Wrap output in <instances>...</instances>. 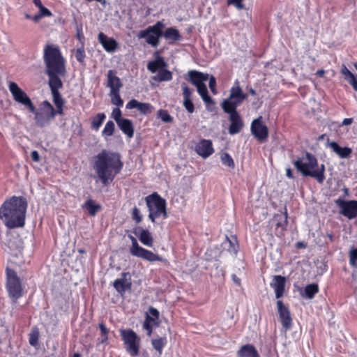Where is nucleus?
<instances>
[{"label": "nucleus", "instance_id": "nucleus-1", "mask_svg": "<svg viewBox=\"0 0 357 357\" xmlns=\"http://www.w3.org/2000/svg\"><path fill=\"white\" fill-rule=\"evenodd\" d=\"M121 155L116 152L102 150L93 158V168L97 174V181H100L104 185L113 181L116 174L123 168Z\"/></svg>", "mask_w": 357, "mask_h": 357}, {"label": "nucleus", "instance_id": "nucleus-2", "mask_svg": "<svg viewBox=\"0 0 357 357\" xmlns=\"http://www.w3.org/2000/svg\"><path fill=\"white\" fill-rule=\"evenodd\" d=\"M43 59L45 73L48 76V84L51 91L61 89L63 83L59 76L66 73V60L57 45H46L44 47Z\"/></svg>", "mask_w": 357, "mask_h": 357}, {"label": "nucleus", "instance_id": "nucleus-3", "mask_svg": "<svg viewBox=\"0 0 357 357\" xmlns=\"http://www.w3.org/2000/svg\"><path fill=\"white\" fill-rule=\"evenodd\" d=\"M27 202L22 197H13L0 208V218L8 229L24 225Z\"/></svg>", "mask_w": 357, "mask_h": 357}, {"label": "nucleus", "instance_id": "nucleus-4", "mask_svg": "<svg viewBox=\"0 0 357 357\" xmlns=\"http://www.w3.org/2000/svg\"><path fill=\"white\" fill-rule=\"evenodd\" d=\"M51 93L56 109L49 101L44 100L40 105L39 111L36 110L35 108V111L31 112L35 114L36 124L40 127H45L49 125L50 121L52 120L56 114L62 115L63 114L65 100L59 93V89H56V91L54 90L51 91Z\"/></svg>", "mask_w": 357, "mask_h": 357}, {"label": "nucleus", "instance_id": "nucleus-5", "mask_svg": "<svg viewBox=\"0 0 357 357\" xmlns=\"http://www.w3.org/2000/svg\"><path fill=\"white\" fill-rule=\"evenodd\" d=\"M293 164L303 176L314 178L319 183L324 182L325 165H319L317 158L312 154L306 152L304 156L294 160Z\"/></svg>", "mask_w": 357, "mask_h": 357}, {"label": "nucleus", "instance_id": "nucleus-6", "mask_svg": "<svg viewBox=\"0 0 357 357\" xmlns=\"http://www.w3.org/2000/svg\"><path fill=\"white\" fill-rule=\"evenodd\" d=\"M145 201L149 211V218L153 223H155L158 218L166 219L168 217L166 201L157 192L146 197Z\"/></svg>", "mask_w": 357, "mask_h": 357}, {"label": "nucleus", "instance_id": "nucleus-7", "mask_svg": "<svg viewBox=\"0 0 357 357\" xmlns=\"http://www.w3.org/2000/svg\"><path fill=\"white\" fill-rule=\"evenodd\" d=\"M188 81L197 88L199 95L208 107L214 105L213 100L208 96L205 82L208 79V74L197 70H190L188 73Z\"/></svg>", "mask_w": 357, "mask_h": 357}, {"label": "nucleus", "instance_id": "nucleus-8", "mask_svg": "<svg viewBox=\"0 0 357 357\" xmlns=\"http://www.w3.org/2000/svg\"><path fill=\"white\" fill-rule=\"evenodd\" d=\"M164 27V23L158 21L154 25L149 26L146 29L140 31L137 37L139 39H145L147 44L156 48L159 45L160 37L162 36V29Z\"/></svg>", "mask_w": 357, "mask_h": 357}, {"label": "nucleus", "instance_id": "nucleus-9", "mask_svg": "<svg viewBox=\"0 0 357 357\" xmlns=\"http://www.w3.org/2000/svg\"><path fill=\"white\" fill-rule=\"evenodd\" d=\"M6 288L9 296L16 303L22 296V283L16 272L12 269H6Z\"/></svg>", "mask_w": 357, "mask_h": 357}, {"label": "nucleus", "instance_id": "nucleus-10", "mask_svg": "<svg viewBox=\"0 0 357 357\" xmlns=\"http://www.w3.org/2000/svg\"><path fill=\"white\" fill-rule=\"evenodd\" d=\"M120 334L126 351L132 356L139 354L140 337L131 329H121Z\"/></svg>", "mask_w": 357, "mask_h": 357}, {"label": "nucleus", "instance_id": "nucleus-11", "mask_svg": "<svg viewBox=\"0 0 357 357\" xmlns=\"http://www.w3.org/2000/svg\"><path fill=\"white\" fill-rule=\"evenodd\" d=\"M8 88L13 97V99L16 102L26 106L30 110V112L35 111V106L33 105L31 99L29 98L26 93L18 86L16 83L13 82H10Z\"/></svg>", "mask_w": 357, "mask_h": 357}, {"label": "nucleus", "instance_id": "nucleus-12", "mask_svg": "<svg viewBox=\"0 0 357 357\" xmlns=\"http://www.w3.org/2000/svg\"><path fill=\"white\" fill-rule=\"evenodd\" d=\"M250 130L255 137L260 142H264L268 138V130L267 126L263 123L261 116L252 121Z\"/></svg>", "mask_w": 357, "mask_h": 357}, {"label": "nucleus", "instance_id": "nucleus-13", "mask_svg": "<svg viewBox=\"0 0 357 357\" xmlns=\"http://www.w3.org/2000/svg\"><path fill=\"white\" fill-rule=\"evenodd\" d=\"M335 204L340 208V213L349 219H353L357 216V201H344L342 199L335 200Z\"/></svg>", "mask_w": 357, "mask_h": 357}, {"label": "nucleus", "instance_id": "nucleus-14", "mask_svg": "<svg viewBox=\"0 0 357 357\" xmlns=\"http://www.w3.org/2000/svg\"><path fill=\"white\" fill-rule=\"evenodd\" d=\"M277 306L282 325L285 330L290 329L292 325V319L288 307L280 300L277 301Z\"/></svg>", "mask_w": 357, "mask_h": 357}, {"label": "nucleus", "instance_id": "nucleus-15", "mask_svg": "<svg viewBox=\"0 0 357 357\" xmlns=\"http://www.w3.org/2000/svg\"><path fill=\"white\" fill-rule=\"evenodd\" d=\"M133 256L142 258L151 263L155 261H161L165 264H168V261L167 259L142 247H141L139 250L137 252H136Z\"/></svg>", "mask_w": 357, "mask_h": 357}, {"label": "nucleus", "instance_id": "nucleus-16", "mask_svg": "<svg viewBox=\"0 0 357 357\" xmlns=\"http://www.w3.org/2000/svg\"><path fill=\"white\" fill-rule=\"evenodd\" d=\"M126 107L128 109H137L140 114L144 115H148L154 110V107L150 103L140 102L136 99L130 100L126 104Z\"/></svg>", "mask_w": 357, "mask_h": 357}, {"label": "nucleus", "instance_id": "nucleus-17", "mask_svg": "<svg viewBox=\"0 0 357 357\" xmlns=\"http://www.w3.org/2000/svg\"><path fill=\"white\" fill-rule=\"evenodd\" d=\"M136 236H138L139 241L145 246L151 248L153 245V238L148 229L140 227L134 228L132 231Z\"/></svg>", "mask_w": 357, "mask_h": 357}, {"label": "nucleus", "instance_id": "nucleus-18", "mask_svg": "<svg viewBox=\"0 0 357 357\" xmlns=\"http://www.w3.org/2000/svg\"><path fill=\"white\" fill-rule=\"evenodd\" d=\"M196 152L203 158H206L213 154L214 149L212 142L208 139L201 140L195 147Z\"/></svg>", "mask_w": 357, "mask_h": 357}, {"label": "nucleus", "instance_id": "nucleus-19", "mask_svg": "<svg viewBox=\"0 0 357 357\" xmlns=\"http://www.w3.org/2000/svg\"><path fill=\"white\" fill-rule=\"evenodd\" d=\"M229 114L230 126L229 132L230 135L238 133L243 127V121L238 112H227Z\"/></svg>", "mask_w": 357, "mask_h": 357}, {"label": "nucleus", "instance_id": "nucleus-20", "mask_svg": "<svg viewBox=\"0 0 357 357\" xmlns=\"http://www.w3.org/2000/svg\"><path fill=\"white\" fill-rule=\"evenodd\" d=\"M121 276V278L114 280V287L118 293L123 295L128 289H130L131 282L130 278L127 279V276H129V273H123Z\"/></svg>", "mask_w": 357, "mask_h": 357}, {"label": "nucleus", "instance_id": "nucleus-21", "mask_svg": "<svg viewBox=\"0 0 357 357\" xmlns=\"http://www.w3.org/2000/svg\"><path fill=\"white\" fill-rule=\"evenodd\" d=\"M98 39L106 52L112 53L116 51L118 43L114 38H108L105 33L100 32L98 33Z\"/></svg>", "mask_w": 357, "mask_h": 357}, {"label": "nucleus", "instance_id": "nucleus-22", "mask_svg": "<svg viewBox=\"0 0 357 357\" xmlns=\"http://www.w3.org/2000/svg\"><path fill=\"white\" fill-rule=\"evenodd\" d=\"M286 279L281 275H275L270 285L273 289L276 298H280L283 296L284 291Z\"/></svg>", "mask_w": 357, "mask_h": 357}, {"label": "nucleus", "instance_id": "nucleus-23", "mask_svg": "<svg viewBox=\"0 0 357 357\" xmlns=\"http://www.w3.org/2000/svg\"><path fill=\"white\" fill-rule=\"evenodd\" d=\"M107 86L110 89V92L120 91L123 84L119 77L116 75L115 72L112 70H109L107 72Z\"/></svg>", "mask_w": 357, "mask_h": 357}, {"label": "nucleus", "instance_id": "nucleus-24", "mask_svg": "<svg viewBox=\"0 0 357 357\" xmlns=\"http://www.w3.org/2000/svg\"><path fill=\"white\" fill-rule=\"evenodd\" d=\"M181 86L183 96V106L189 113H192L195 110L194 105L191 100L193 90L190 89L185 83L182 84Z\"/></svg>", "mask_w": 357, "mask_h": 357}, {"label": "nucleus", "instance_id": "nucleus-25", "mask_svg": "<svg viewBox=\"0 0 357 357\" xmlns=\"http://www.w3.org/2000/svg\"><path fill=\"white\" fill-rule=\"evenodd\" d=\"M245 99L234 98L231 96L222 102V108L225 112H237L236 107L239 106Z\"/></svg>", "mask_w": 357, "mask_h": 357}, {"label": "nucleus", "instance_id": "nucleus-26", "mask_svg": "<svg viewBox=\"0 0 357 357\" xmlns=\"http://www.w3.org/2000/svg\"><path fill=\"white\" fill-rule=\"evenodd\" d=\"M222 246L224 250H226L232 255H235L238 252V245L234 236H231V238L226 236L225 240L222 243Z\"/></svg>", "mask_w": 357, "mask_h": 357}, {"label": "nucleus", "instance_id": "nucleus-27", "mask_svg": "<svg viewBox=\"0 0 357 357\" xmlns=\"http://www.w3.org/2000/svg\"><path fill=\"white\" fill-rule=\"evenodd\" d=\"M328 146L340 158H348L352 152L350 148L341 147L335 142H329Z\"/></svg>", "mask_w": 357, "mask_h": 357}, {"label": "nucleus", "instance_id": "nucleus-28", "mask_svg": "<svg viewBox=\"0 0 357 357\" xmlns=\"http://www.w3.org/2000/svg\"><path fill=\"white\" fill-rule=\"evenodd\" d=\"M120 130L126 135L129 138H132L134 135V127L130 120L123 119L117 123Z\"/></svg>", "mask_w": 357, "mask_h": 357}, {"label": "nucleus", "instance_id": "nucleus-29", "mask_svg": "<svg viewBox=\"0 0 357 357\" xmlns=\"http://www.w3.org/2000/svg\"><path fill=\"white\" fill-rule=\"evenodd\" d=\"M237 354L238 357H259L255 347L249 344L242 346Z\"/></svg>", "mask_w": 357, "mask_h": 357}, {"label": "nucleus", "instance_id": "nucleus-30", "mask_svg": "<svg viewBox=\"0 0 357 357\" xmlns=\"http://www.w3.org/2000/svg\"><path fill=\"white\" fill-rule=\"evenodd\" d=\"M162 36L169 44L178 41L181 38L179 31L174 27L167 28L164 33L162 32Z\"/></svg>", "mask_w": 357, "mask_h": 357}, {"label": "nucleus", "instance_id": "nucleus-31", "mask_svg": "<svg viewBox=\"0 0 357 357\" xmlns=\"http://www.w3.org/2000/svg\"><path fill=\"white\" fill-rule=\"evenodd\" d=\"M341 73L344 75V79L357 91V76L354 75L344 65L342 67Z\"/></svg>", "mask_w": 357, "mask_h": 357}, {"label": "nucleus", "instance_id": "nucleus-32", "mask_svg": "<svg viewBox=\"0 0 357 357\" xmlns=\"http://www.w3.org/2000/svg\"><path fill=\"white\" fill-rule=\"evenodd\" d=\"M229 96H231V99H234V98H243L246 99L248 95L244 93L240 86V83L238 80H236L234 83V85L230 89Z\"/></svg>", "mask_w": 357, "mask_h": 357}, {"label": "nucleus", "instance_id": "nucleus-33", "mask_svg": "<svg viewBox=\"0 0 357 357\" xmlns=\"http://www.w3.org/2000/svg\"><path fill=\"white\" fill-rule=\"evenodd\" d=\"M152 79L158 82L170 81L172 79V73L168 70L160 68L158 73L152 77Z\"/></svg>", "mask_w": 357, "mask_h": 357}, {"label": "nucleus", "instance_id": "nucleus-34", "mask_svg": "<svg viewBox=\"0 0 357 357\" xmlns=\"http://www.w3.org/2000/svg\"><path fill=\"white\" fill-rule=\"evenodd\" d=\"M319 291V286L317 284L312 283L307 284L303 290V292L301 293V296L303 298L307 299H312L314 298V295Z\"/></svg>", "mask_w": 357, "mask_h": 357}, {"label": "nucleus", "instance_id": "nucleus-35", "mask_svg": "<svg viewBox=\"0 0 357 357\" xmlns=\"http://www.w3.org/2000/svg\"><path fill=\"white\" fill-rule=\"evenodd\" d=\"M83 207L88 211V213L91 216L96 215L97 212L101 208L100 205L95 204V202L91 199H89L85 202Z\"/></svg>", "mask_w": 357, "mask_h": 357}, {"label": "nucleus", "instance_id": "nucleus-36", "mask_svg": "<svg viewBox=\"0 0 357 357\" xmlns=\"http://www.w3.org/2000/svg\"><path fill=\"white\" fill-rule=\"evenodd\" d=\"M106 119V116L104 113H98L96 116H94L92 119L91 127L93 129L98 130L103 121Z\"/></svg>", "mask_w": 357, "mask_h": 357}, {"label": "nucleus", "instance_id": "nucleus-37", "mask_svg": "<svg viewBox=\"0 0 357 357\" xmlns=\"http://www.w3.org/2000/svg\"><path fill=\"white\" fill-rule=\"evenodd\" d=\"M114 123L112 121H108L102 131V137L106 139L107 137L112 136L114 134Z\"/></svg>", "mask_w": 357, "mask_h": 357}, {"label": "nucleus", "instance_id": "nucleus-38", "mask_svg": "<svg viewBox=\"0 0 357 357\" xmlns=\"http://www.w3.org/2000/svg\"><path fill=\"white\" fill-rule=\"evenodd\" d=\"M220 160L222 165L225 166L231 169H234L235 167L234 160L228 153L225 152L221 153Z\"/></svg>", "mask_w": 357, "mask_h": 357}, {"label": "nucleus", "instance_id": "nucleus-39", "mask_svg": "<svg viewBox=\"0 0 357 357\" xmlns=\"http://www.w3.org/2000/svg\"><path fill=\"white\" fill-rule=\"evenodd\" d=\"M119 92L120 91L110 92L109 96L111 97V102L113 105L121 107L123 105V101L120 96Z\"/></svg>", "mask_w": 357, "mask_h": 357}, {"label": "nucleus", "instance_id": "nucleus-40", "mask_svg": "<svg viewBox=\"0 0 357 357\" xmlns=\"http://www.w3.org/2000/svg\"><path fill=\"white\" fill-rule=\"evenodd\" d=\"M38 338H39V331L37 328H35L32 330L31 333L29 334V344L33 347H36L38 344Z\"/></svg>", "mask_w": 357, "mask_h": 357}, {"label": "nucleus", "instance_id": "nucleus-41", "mask_svg": "<svg viewBox=\"0 0 357 357\" xmlns=\"http://www.w3.org/2000/svg\"><path fill=\"white\" fill-rule=\"evenodd\" d=\"M157 116L165 123H172L173 118L169 115V112L165 109H159Z\"/></svg>", "mask_w": 357, "mask_h": 357}, {"label": "nucleus", "instance_id": "nucleus-42", "mask_svg": "<svg viewBox=\"0 0 357 357\" xmlns=\"http://www.w3.org/2000/svg\"><path fill=\"white\" fill-rule=\"evenodd\" d=\"M153 324H155V319L151 318L150 315L147 314L143 324V328L147 331L149 335H151L152 333V326Z\"/></svg>", "mask_w": 357, "mask_h": 357}, {"label": "nucleus", "instance_id": "nucleus-43", "mask_svg": "<svg viewBox=\"0 0 357 357\" xmlns=\"http://www.w3.org/2000/svg\"><path fill=\"white\" fill-rule=\"evenodd\" d=\"M160 63H162L163 64V66L165 65L164 61L162 59L155 60V61L149 62V63L147 65L148 70L153 73L158 71L160 69Z\"/></svg>", "mask_w": 357, "mask_h": 357}, {"label": "nucleus", "instance_id": "nucleus-44", "mask_svg": "<svg viewBox=\"0 0 357 357\" xmlns=\"http://www.w3.org/2000/svg\"><path fill=\"white\" fill-rule=\"evenodd\" d=\"M165 344V340L162 337L152 340V345H153V348L156 351H158L160 354L162 353V348L164 347Z\"/></svg>", "mask_w": 357, "mask_h": 357}, {"label": "nucleus", "instance_id": "nucleus-45", "mask_svg": "<svg viewBox=\"0 0 357 357\" xmlns=\"http://www.w3.org/2000/svg\"><path fill=\"white\" fill-rule=\"evenodd\" d=\"M128 238L130 239L132 245L130 248V253L133 256L136 252H137L141 246L139 245L137 239L132 235H128Z\"/></svg>", "mask_w": 357, "mask_h": 357}, {"label": "nucleus", "instance_id": "nucleus-46", "mask_svg": "<svg viewBox=\"0 0 357 357\" xmlns=\"http://www.w3.org/2000/svg\"><path fill=\"white\" fill-rule=\"evenodd\" d=\"M4 241L8 247L11 250H14L17 248L15 239L13 241L11 239V234L9 231L6 234Z\"/></svg>", "mask_w": 357, "mask_h": 357}, {"label": "nucleus", "instance_id": "nucleus-47", "mask_svg": "<svg viewBox=\"0 0 357 357\" xmlns=\"http://www.w3.org/2000/svg\"><path fill=\"white\" fill-rule=\"evenodd\" d=\"M349 264L353 267L357 268V250L352 248L349 252Z\"/></svg>", "mask_w": 357, "mask_h": 357}, {"label": "nucleus", "instance_id": "nucleus-48", "mask_svg": "<svg viewBox=\"0 0 357 357\" xmlns=\"http://www.w3.org/2000/svg\"><path fill=\"white\" fill-rule=\"evenodd\" d=\"M132 218L137 224H139V222H142V215L141 214L140 211L138 208L134 207L132 208Z\"/></svg>", "mask_w": 357, "mask_h": 357}, {"label": "nucleus", "instance_id": "nucleus-49", "mask_svg": "<svg viewBox=\"0 0 357 357\" xmlns=\"http://www.w3.org/2000/svg\"><path fill=\"white\" fill-rule=\"evenodd\" d=\"M112 117L115 120L116 123L123 119V118H121V111L119 108H114L113 109L112 112Z\"/></svg>", "mask_w": 357, "mask_h": 357}, {"label": "nucleus", "instance_id": "nucleus-50", "mask_svg": "<svg viewBox=\"0 0 357 357\" xmlns=\"http://www.w3.org/2000/svg\"><path fill=\"white\" fill-rule=\"evenodd\" d=\"M75 56L79 62H83L85 58V52L83 48H78L75 51Z\"/></svg>", "mask_w": 357, "mask_h": 357}, {"label": "nucleus", "instance_id": "nucleus-51", "mask_svg": "<svg viewBox=\"0 0 357 357\" xmlns=\"http://www.w3.org/2000/svg\"><path fill=\"white\" fill-rule=\"evenodd\" d=\"M208 79H209L208 86H209L211 92L213 94H216L217 93V90L215 89V86H216L215 78L213 76H211L210 77H208Z\"/></svg>", "mask_w": 357, "mask_h": 357}, {"label": "nucleus", "instance_id": "nucleus-52", "mask_svg": "<svg viewBox=\"0 0 357 357\" xmlns=\"http://www.w3.org/2000/svg\"><path fill=\"white\" fill-rule=\"evenodd\" d=\"M40 15L43 17H51L52 15L51 11L47 9V8L43 6L40 8H39V13Z\"/></svg>", "mask_w": 357, "mask_h": 357}, {"label": "nucleus", "instance_id": "nucleus-53", "mask_svg": "<svg viewBox=\"0 0 357 357\" xmlns=\"http://www.w3.org/2000/svg\"><path fill=\"white\" fill-rule=\"evenodd\" d=\"M283 220L277 223V226L284 229L287 224V213L285 212L284 215L282 217Z\"/></svg>", "mask_w": 357, "mask_h": 357}, {"label": "nucleus", "instance_id": "nucleus-54", "mask_svg": "<svg viewBox=\"0 0 357 357\" xmlns=\"http://www.w3.org/2000/svg\"><path fill=\"white\" fill-rule=\"evenodd\" d=\"M242 1L243 0H228L229 3L234 5L238 8H242L243 7Z\"/></svg>", "mask_w": 357, "mask_h": 357}, {"label": "nucleus", "instance_id": "nucleus-55", "mask_svg": "<svg viewBox=\"0 0 357 357\" xmlns=\"http://www.w3.org/2000/svg\"><path fill=\"white\" fill-rule=\"evenodd\" d=\"M149 312L151 315L153 316L152 318L155 319V321L158 319L159 312L155 308L151 307L149 308Z\"/></svg>", "mask_w": 357, "mask_h": 357}, {"label": "nucleus", "instance_id": "nucleus-56", "mask_svg": "<svg viewBox=\"0 0 357 357\" xmlns=\"http://www.w3.org/2000/svg\"><path fill=\"white\" fill-rule=\"evenodd\" d=\"M99 328L100 330V332H101V334L102 336L107 335L108 330L103 323L99 324Z\"/></svg>", "mask_w": 357, "mask_h": 357}, {"label": "nucleus", "instance_id": "nucleus-57", "mask_svg": "<svg viewBox=\"0 0 357 357\" xmlns=\"http://www.w3.org/2000/svg\"><path fill=\"white\" fill-rule=\"evenodd\" d=\"M31 158L34 162H38L40 160V156L37 151H33L31 152Z\"/></svg>", "mask_w": 357, "mask_h": 357}, {"label": "nucleus", "instance_id": "nucleus-58", "mask_svg": "<svg viewBox=\"0 0 357 357\" xmlns=\"http://www.w3.org/2000/svg\"><path fill=\"white\" fill-rule=\"evenodd\" d=\"M353 122V119L351 118H346L343 120L342 121V125L343 126H349L350 124H351Z\"/></svg>", "mask_w": 357, "mask_h": 357}, {"label": "nucleus", "instance_id": "nucleus-59", "mask_svg": "<svg viewBox=\"0 0 357 357\" xmlns=\"http://www.w3.org/2000/svg\"><path fill=\"white\" fill-rule=\"evenodd\" d=\"M232 280L236 283L237 285H240L241 280L240 279L234 274L231 275Z\"/></svg>", "mask_w": 357, "mask_h": 357}, {"label": "nucleus", "instance_id": "nucleus-60", "mask_svg": "<svg viewBox=\"0 0 357 357\" xmlns=\"http://www.w3.org/2000/svg\"><path fill=\"white\" fill-rule=\"evenodd\" d=\"M286 176L289 178H294V176H293V174H292V171L290 168H287L286 169Z\"/></svg>", "mask_w": 357, "mask_h": 357}, {"label": "nucleus", "instance_id": "nucleus-61", "mask_svg": "<svg viewBox=\"0 0 357 357\" xmlns=\"http://www.w3.org/2000/svg\"><path fill=\"white\" fill-rule=\"evenodd\" d=\"M41 18H42V17L40 15L39 13H38L37 15H35L34 16H33L31 17V20L33 21H34L35 22H38Z\"/></svg>", "mask_w": 357, "mask_h": 357}, {"label": "nucleus", "instance_id": "nucleus-62", "mask_svg": "<svg viewBox=\"0 0 357 357\" xmlns=\"http://www.w3.org/2000/svg\"><path fill=\"white\" fill-rule=\"evenodd\" d=\"M33 3L38 8H40L41 7L43 6L40 0H33Z\"/></svg>", "mask_w": 357, "mask_h": 357}, {"label": "nucleus", "instance_id": "nucleus-63", "mask_svg": "<svg viewBox=\"0 0 357 357\" xmlns=\"http://www.w3.org/2000/svg\"><path fill=\"white\" fill-rule=\"evenodd\" d=\"M325 73V71L324 70H319L317 72V75L319 77H322Z\"/></svg>", "mask_w": 357, "mask_h": 357}, {"label": "nucleus", "instance_id": "nucleus-64", "mask_svg": "<svg viewBox=\"0 0 357 357\" xmlns=\"http://www.w3.org/2000/svg\"><path fill=\"white\" fill-rule=\"evenodd\" d=\"M107 339H108L107 335L102 336V339L100 340V343H105V342H106L107 341Z\"/></svg>", "mask_w": 357, "mask_h": 357}]
</instances>
